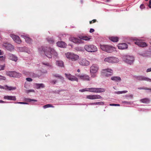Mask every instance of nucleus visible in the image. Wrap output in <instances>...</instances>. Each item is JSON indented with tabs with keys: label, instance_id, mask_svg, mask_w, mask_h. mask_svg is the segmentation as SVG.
Returning a JSON list of instances; mask_svg holds the SVG:
<instances>
[{
	"label": "nucleus",
	"instance_id": "1",
	"mask_svg": "<svg viewBox=\"0 0 151 151\" xmlns=\"http://www.w3.org/2000/svg\"><path fill=\"white\" fill-rule=\"evenodd\" d=\"M42 50L44 52L46 56L49 58H51L53 56L57 57L58 54L55 50L50 47H44L42 48Z\"/></svg>",
	"mask_w": 151,
	"mask_h": 151
},
{
	"label": "nucleus",
	"instance_id": "2",
	"mask_svg": "<svg viewBox=\"0 0 151 151\" xmlns=\"http://www.w3.org/2000/svg\"><path fill=\"white\" fill-rule=\"evenodd\" d=\"M65 55L68 59L73 61H76L78 60L79 58V56L78 55L73 52H67L65 53Z\"/></svg>",
	"mask_w": 151,
	"mask_h": 151
},
{
	"label": "nucleus",
	"instance_id": "3",
	"mask_svg": "<svg viewBox=\"0 0 151 151\" xmlns=\"http://www.w3.org/2000/svg\"><path fill=\"white\" fill-rule=\"evenodd\" d=\"M100 48L102 50L108 52H113L115 50L114 47L106 45H101Z\"/></svg>",
	"mask_w": 151,
	"mask_h": 151
},
{
	"label": "nucleus",
	"instance_id": "4",
	"mask_svg": "<svg viewBox=\"0 0 151 151\" xmlns=\"http://www.w3.org/2000/svg\"><path fill=\"white\" fill-rule=\"evenodd\" d=\"M85 50L89 52H95L97 50V47L93 45H85Z\"/></svg>",
	"mask_w": 151,
	"mask_h": 151
},
{
	"label": "nucleus",
	"instance_id": "5",
	"mask_svg": "<svg viewBox=\"0 0 151 151\" xmlns=\"http://www.w3.org/2000/svg\"><path fill=\"white\" fill-rule=\"evenodd\" d=\"M113 72V70L110 69H103L101 71V74L103 76L108 77L112 75Z\"/></svg>",
	"mask_w": 151,
	"mask_h": 151
},
{
	"label": "nucleus",
	"instance_id": "6",
	"mask_svg": "<svg viewBox=\"0 0 151 151\" xmlns=\"http://www.w3.org/2000/svg\"><path fill=\"white\" fill-rule=\"evenodd\" d=\"M104 61L109 63H117L119 62V59L114 57H110L105 58Z\"/></svg>",
	"mask_w": 151,
	"mask_h": 151
},
{
	"label": "nucleus",
	"instance_id": "7",
	"mask_svg": "<svg viewBox=\"0 0 151 151\" xmlns=\"http://www.w3.org/2000/svg\"><path fill=\"white\" fill-rule=\"evenodd\" d=\"M123 59L125 62L130 65L133 63L134 59L133 57L129 55L124 56Z\"/></svg>",
	"mask_w": 151,
	"mask_h": 151
},
{
	"label": "nucleus",
	"instance_id": "8",
	"mask_svg": "<svg viewBox=\"0 0 151 151\" xmlns=\"http://www.w3.org/2000/svg\"><path fill=\"white\" fill-rule=\"evenodd\" d=\"M88 89V91L94 93H101L105 91L104 89L101 88H90Z\"/></svg>",
	"mask_w": 151,
	"mask_h": 151
},
{
	"label": "nucleus",
	"instance_id": "9",
	"mask_svg": "<svg viewBox=\"0 0 151 151\" xmlns=\"http://www.w3.org/2000/svg\"><path fill=\"white\" fill-rule=\"evenodd\" d=\"M7 75L11 77L19 78L21 76V74L15 71H9L7 73Z\"/></svg>",
	"mask_w": 151,
	"mask_h": 151
},
{
	"label": "nucleus",
	"instance_id": "10",
	"mask_svg": "<svg viewBox=\"0 0 151 151\" xmlns=\"http://www.w3.org/2000/svg\"><path fill=\"white\" fill-rule=\"evenodd\" d=\"M66 77L70 81H78V79L75 76H73L70 74H65Z\"/></svg>",
	"mask_w": 151,
	"mask_h": 151
},
{
	"label": "nucleus",
	"instance_id": "11",
	"mask_svg": "<svg viewBox=\"0 0 151 151\" xmlns=\"http://www.w3.org/2000/svg\"><path fill=\"white\" fill-rule=\"evenodd\" d=\"M79 63L82 65L86 66H88L90 64L89 62L84 58L80 59L79 60Z\"/></svg>",
	"mask_w": 151,
	"mask_h": 151
},
{
	"label": "nucleus",
	"instance_id": "12",
	"mask_svg": "<svg viewBox=\"0 0 151 151\" xmlns=\"http://www.w3.org/2000/svg\"><path fill=\"white\" fill-rule=\"evenodd\" d=\"M86 98L90 99H101L102 98L100 95H88L86 96Z\"/></svg>",
	"mask_w": 151,
	"mask_h": 151
},
{
	"label": "nucleus",
	"instance_id": "13",
	"mask_svg": "<svg viewBox=\"0 0 151 151\" xmlns=\"http://www.w3.org/2000/svg\"><path fill=\"white\" fill-rule=\"evenodd\" d=\"M135 78L139 81H145L151 82V79L144 76H137Z\"/></svg>",
	"mask_w": 151,
	"mask_h": 151
},
{
	"label": "nucleus",
	"instance_id": "14",
	"mask_svg": "<svg viewBox=\"0 0 151 151\" xmlns=\"http://www.w3.org/2000/svg\"><path fill=\"white\" fill-rule=\"evenodd\" d=\"M99 68L97 65H93L90 67V72L96 73L99 69Z\"/></svg>",
	"mask_w": 151,
	"mask_h": 151
},
{
	"label": "nucleus",
	"instance_id": "15",
	"mask_svg": "<svg viewBox=\"0 0 151 151\" xmlns=\"http://www.w3.org/2000/svg\"><path fill=\"white\" fill-rule=\"evenodd\" d=\"M3 46L6 48L7 50L10 51H12L14 49V46L12 45L9 43H4L3 44Z\"/></svg>",
	"mask_w": 151,
	"mask_h": 151
},
{
	"label": "nucleus",
	"instance_id": "16",
	"mask_svg": "<svg viewBox=\"0 0 151 151\" xmlns=\"http://www.w3.org/2000/svg\"><path fill=\"white\" fill-rule=\"evenodd\" d=\"M134 43L139 47H144L147 46V44L146 43L140 40H137L136 41L134 42Z\"/></svg>",
	"mask_w": 151,
	"mask_h": 151
},
{
	"label": "nucleus",
	"instance_id": "17",
	"mask_svg": "<svg viewBox=\"0 0 151 151\" xmlns=\"http://www.w3.org/2000/svg\"><path fill=\"white\" fill-rule=\"evenodd\" d=\"M10 36L16 43L19 44L21 43V41L19 36L13 34L11 35Z\"/></svg>",
	"mask_w": 151,
	"mask_h": 151
},
{
	"label": "nucleus",
	"instance_id": "18",
	"mask_svg": "<svg viewBox=\"0 0 151 151\" xmlns=\"http://www.w3.org/2000/svg\"><path fill=\"white\" fill-rule=\"evenodd\" d=\"M80 79L84 81H90V78L89 76L87 75H84L81 76H78Z\"/></svg>",
	"mask_w": 151,
	"mask_h": 151
},
{
	"label": "nucleus",
	"instance_id": "19",
	"mask_svg": "<svg viewBox=\"0 0 151 151\" xmlns=\"http://www.w3.org/2000/svg\"><path fill=\"white\" fill-rule=\"evenodd\" d=\"M69 40L71 41L76 43H80L81 42V40L74 37H71Z\"/></svg>",
	"mask_w": 151,
	"mask_h": 151
},
{
	"label": "nucleus",
	"instance_id": "20",
	"mask_svg": "<svg viewBox=\"0 0 151 151\" xmlns=\"http://www.w3.org/2000/svg\"><path fill=\"white\" fill-rule=\"evenodd\" d=\"M118 47L119 49L123 50L127 48L128 46L125 43H121L118 44Z\"/></svg>",
	"mask_w": 151,
	"mask_h": 151
},
{
	"label": "nucleus",
	"instance_id": "21",
	"mask_svg": "<svg viewBox=\"0 0 151 151\" xmlns=\"http://www.w3.org/2000/svg\"><path fill=\"white\" fill-rule=\"evenodd\" d=\"M4 99L8 100L15 101L16 100V97L14 96H5L4 97Z\"/></svg>",
	"mask_w": 151,
	"mask_h": 151
},
{
	"label": "nucleus",
	"instance_id": "22",
	"mask_svg": "<svg viewBox=\"0 0 151 151\" xmlns=\"http://www.w3.org/2000/svg\"><path fill=\"white\" fill-rule=\"evenodd\" d=\"M57 45L59 47L65 48L66 47V44L63 42H58L57 43Z\"/></svg>",
	"mask_w": 151,
	"mask_h": 151
},
{
	"label": "nucleus",
	"instance_id": "23",
	"mask_svg": "<svg viewBox=\"0 0 151 151\" xmlns=\"http://www.w3.org/2000/svg\"><path fill=\"white\" fill-rule=\"evenodd\" d=\"M8 55L9 56V59L10 60H12L15 61H17V57L12 54H8Z\"/></svg>",
	"mask_w": 151,
	"mask_h": 151
},
{
	"label": "nucleus",
	"instance_id": "24",
	"mask_svg": "<svg viewBox=\"0 0 151 151\" xmlns=\"http://www.w3.org/2000/svg\"><path fill=\"white\" fill-rule=\"evenodd\" d=\"M34 86L37 89H39L40 88H44L45 87L44 84L43 83H35Z\"/></svg>",
	"mask_w": 151,
	"mask_h": 151
},
{
	"label": "nucleus",
	"instance_id": "25",
	"mask_svg": "<svg viewBox=\"0 0 151 151\" xmlns=\"http://www.w3.org/2000/svg\"><path fill=\"white\" fill-rule=\"evenodd\" d=\"M21 37L24 39L27 42L30 43L32 42V40L29 37L24 35H21Z\"/></svg>",
	"mask_w": 151,
	"mask_h": 151
},
{
	"label": "nucleus",
	"instance_id": "26",
	"mask_svg": "<svg viewBox=\"0 0 151 151\" xmlns=\"http://www.w3.org/2000/svg\"><path fill=\"white\" fill-rule=\"evenodd\" d=\"M24 74L27 76H32L33 77H36L37 76V75L35 74L32 73H30L29 72L24 71L23 73Z\"/></svg>",
	"mask_w": 151,
	"mask_h": 151
},
{
	"label": "nucleus",
	"instance_id": "27",
	"mask_svg": "<svg viewBox=\"0 0 151 151\" xmlns=\"http://www.w3.org/2000/svg\"><path fill=\"white\" fill-rule=\"evenodd\" d=\"M109 39L113 42H116L118 41L119 38L116 37L112 36L109 37Z\"/></svg>",
	"mask_w": 151,
	"mask_h": 151
},
{
	"label": "nucleus",
	"instance_id": "28",
	"mask_svg": "<svg viewBox=\"0 0 151 151\" xmlns=\"http://www.w3.org/2000/svg\"><path fill=\"white\" fill-rule=\"evenodd\" d=\"M111 79V80L116 82L120 81L121 80V78L119 76L112 77Z\"/></svg>",
	"mask_w": 151,
	"mask_h": 151
},
{
	"label": "nucleus",
	"instance_id": "29",
	"mask_svg": "<svg viewBox=\"0 0 151 151\" xmlns=\"http://www.w3.org/2000/svg\"><path fill=\"white\" fill-rule=\"evenodd\" d=\"M150 100L148 98H145L141 99L140 100V101L141 102L145 104L149 103L150 102Z\"/></svg>",
	"mask_w": 151,
	"mask_h": 151
},
{
	"label": "nucleus",
	"instance_id": "30",
	"mask_svg": "<svg viewBox=\"0 0 151 151\" xmlns=\"http://www.w3.org/2000/svg\"><path fill=\"white\" fill-rule=\"evenodd\" d=\"M56 65L57 66L60 67H63L64 66V63L62 61H56Z\"/></svg>",
	"mask_w": 151,
	"mask_h": 151
},
{
	"label": "nucleus",
	"instance_id": "31",
	"mask_svg": "<svg viewBox=\"0 0 151 151\" xmlns=\"http://www.w3.org/2000/svg\"><path fill=\"white\" fill-rule=\"evenodd\" d=\"M52 76L53 77H56L61 79H63V78L62 76L58 74H52Z\"/></svg>",
	"mask_w": 151,
	"mask_h": 151
},
{
	"label": "nucleus",
	"instance_id": "32",
	"mask_svg": "<svg viewBox=\"0 0 151 151\" xmlns=\"http://www.w3.org/2000/svg\"><path fill=\"white\" fill-rule=\"evenodd\" d=\"M90 37H87L86 36H83L81 37L80 40H83L86 41H88L90 39Z\"/></svg>",
	"mask_w": 151,
	"mask_h": 151
},
{
	"label": "nucleus",
	"instance_id": "33",
	"mask_svg": "<svg viewBox=\"0 0 151 151\" xmlns=\"http://www.w3.org/2000/svg\"><path fill=\"white\" fill-rule=\"evenodd\" d=\"M43 107L44 109H46L49 107L54 108V106H52V104H48L47 105H45L43 106Z\"/></svg>",
	"mask_w": 151,
	"mask_h": 151
},
{
	"label": "nucleus",
	"instance_id": "34",
	"mask_svg": "<svg viewBox=\"0 0 151 151\" xmlns=\"http://www.w3.org/2000/svg\"><path fill=\"white\" fill-rule=\"evenodd\" d=\"M6 87L7 88V89L9 90H13L16 89V87H9L7 86H6Z\"/></svg>",
	"mask_w": 151,
	"mask_h": 151
},
{
	"label": "nucleus",
	"instance_id": "35",
	"mask_svg": "<svg viewBox=\"0 0 151 151\" xmlns=\"http://www.w3.org/2000/svg\"><path fill=\"white\" fill-rule=\"evenodd\" d=\"M25 101L27 102H30L31 101H34L35 102L37 101V100L34 99H25Z\"/></svg>",
	"mask_w": 151,
	"mask_h": 151
},
{
	"label": "nucleus",
	"instance_id": "36",
	"mask_svg": "<svg viewBox=\"0 0 151 151\" xmlns=\"http://www.w3.org/2000/svg\"><path fill=\"white\" fill-rule=\"evenodd\" d=\"M96 73L90 72L91 77L93 78L96 77L97 76Z\"/></svg>",
	"mask_w": 151,
	"mask_h": 151
},
{
	"label": "nucleus",
	"instance_id": "37",
	"mask_svg": "<svg viewBox=\"0 0 151 151\" xmlns=\"http://www.w3.org/2000/svg\"><path fill=\"white\" fill-rule=\"evenodd\" d=\"M138 89H139V90L145 89V90H150L151 91V88H147V87H142L138 88Z\"/></svg>",
	"mask_w": 151,
	"mask_h": 151
},
{
	"label": "nucleus",
	"instance_id": "38",
	"mask_svg": "<svg viewBox=\"0 0 151 151\" xmlns=\"http://www.w3.org/2000/svg\"><path fill=\"white\" fill-rule=\"evenodd\" d=\"M43 64L47 66H48L50 68H52V66L51 64L48 63H43Z\"/></svg>",
	"mask_w": 151,
	"mask_h": 151
},
{
	"label": "nucleus",
	"instance_id": "39",
	"mask_svg": "<svg viewBox=\"0 0 151 151\" xmlns=\"http://www.w3.org/2000/svg\"><path fill=\"white\" fill-rule=\"evenodd\" d=\"M127 92V91H118L116 92V93L117 94H122V93H125Z\"/></svg>",
	"mask_w": 151,
	"mask_h": 151
},
{
	"label": "nucleus",
	"instance_id": "40",
	"mask_svg": "<svg viewBox=\"0 0 151 151\" xmlns=\"http://www.w3.org/2000/svg\"><path fill=\"white\" fill-rule=\"evenodd\" d=\"M79 91L81 92H83L84 91H88V88L82 89H81Z\"/></svg>",
	"mask_w": 151,
	"mask_h": 151
},
{
	"label": "nucleus",
	"instance_id": "41",
	"mask_svg": "<svg viewBox=\"0 0 151 151\" xmlns=\"http://www.w3.org/2000/svg\"><path fill=\"white\" fill-rule=\"evenodd\" d=\"M48 42L50 43H53L54 42L53 40L52 39H49L48 40Z\"/></svg>",
	"mask_w": 151,
	"mask_h": 151
},
{
	"label": "nucleus",
	"instance_id": "42",
	"mask_svg": "<svg viewBox=\"0 0 151 151\" xmlns=\"http://www.w3.org/2000/svg\"><path fill=\"white\" fill-rule=\"evenodd\" d=\"M96 22V19H94L92 21H90L89 22V23L90 24H92L93 23H94Z\"/></svg>",
	"mask_w": 151,
	"mask_h": 151
},
{
	"label": "nucleus",
	"instance_id": "43",
	"mask_svg": "<svg viewBox=\"0 0 151 151\" xmlns=\"http://www.w3.org/2000/svg\"><path fill=\"white\" fill-rule=\"evenodd\" d=\"M6 79V78L4 76H2L0 75V80H5Z\"/></svg>",
	"mask_w": 151,
	"mask_h": 151
},
{
	"label": "nucleus",
	"instance_id": "44",
	"mask_svg": "<svg viewBox=\"0 0 151 151\" xmlns=\"http://www.w3.org/2000/svg\"><path fill=\"white\" fill-rule=\"evenodd\" d=\"M17 103L19 104H27L28 103L26 102H18L17 103Z\"/></svg>",
	"mask_w": 151,
	"mask_h": 151
},
{
	"label": "nucleus",
	"instance_id": "45",
	"mask_svg": "<svg viewBox=\"0 0 151 151\" xmlns=\"http://www.w3.org/2000/svg\"><path fill=\"white\" fill-rule=\"evenodd\" d=\"M26 80L27 81H29V82H31V81H32V79L31 78H26Z\"/></svg>",
	"mask_w": 151,
	"mask_h": 151
},
{
	"label": "nucleus",
	"instance_id": "46",
	"mask_svg": "<svg viewBox=\"0 0 151 151\" xmlns=\"http://www.w3.org/2000/svg\"><path fill=\"white\" fill-rule=\"evenodd\" d=\"M5 56H0V60H4L5 59Z\"/></svg>",
	"mask_w": 151,
	"mask_h": 151
},
{
	"label": "nucleus",
	"instance_id": "47",
	"mask_svg": "<svg viewBox=\"0 0 151 151\" xmlns=\"http://www.w3.org/2000/svg\"><path fill=\"white\" fill-rule=\"evenodd\" d=\"M96 105L100 104V105H103L104 103L102 102H95Z\"/></svg>",
	"mask_w": 151,
	"mask_h": 151
},
{
	"label": "nucleus",
	"instance_id": "48",
	"mask_svg": "<svg viewBox=\"0 0 151 151\" xmlns=\"http://www.w3.org/2000/svg\"><path fill=\"white\" fill-rule=\"evenodd\" d=\"M110 106H120L119 104H110Z\"/></svg>",
	"mask_w": 151,
	"mask_h": 151
},
{
	"label": "nucleus",
	"instance_id": "49",
	"mask_svg": "<svg viewBox=\"0 0 151 151\" xmlns=\"http://www.w3.org/2000/svg\"><path fill=\"white\" fill-rule=\"evenodd\" d=\"M4 66L2 65H0V70L4 69Z\"/></svg>",
	"mask_w": 151,
	"mask_h": 151
},
{
	"label": "nucleus",
	"instance_id": "50",
	"mask_svg": "<svg viewBox=\"0 0 151 151\" xmlns=\"http://www.w3.org/2000/svg\"><path fill=\"white\" fill-rule=\"evenodd\" d=\"M57 81L56 80H53L50 83H52V84H55L56 83V82Z\"/></svg>",
	"mask_w": 151,
	"mask_h": 151
},
{
	"label": "nucleus",
	"instance_id": "51",
	"mask_svg": "<svg viewBox=\"0 0 151 151\" xmlns=\"http://www.w3.org/2000/svg\"><path fill=\"white\" fill-rule=\"evenodd\" d=\"M140 8L141 9H142L145 8L144 4H142L140 6Z\"/></svg>",
	"mask_w": 151,
	"mask_h": 151
},
{
	"label": "nucleus",
	"instance_id": "52",
	"mask_svg": "<svg viewBox=\"0 0 151 151\" xmlns=\"http://www.w3.org/2000/svg\"><path fill=\"white\" fill-rule=\"evenodd\" d=\"M28 92H34L35 91L34 90L31 89V90H27Z\"/></svg>",
	"mask_w": 151,
	"mask_h": 151
},
{
	"label": "nucleus",
	"instance_id": "53",
	"mask_svg": "<svg viewBox=\"0 0 151 151\" xmlns=\"http://www.w3.org/2000/svg\"><path fill=\"white\" fill-rule=\"evenodd\" d=\"M94 31V30L92 28H91L90 29V33H92Z\"/></svg>",
	"mask_w": 151,
	"mask_h": 151
},
{
	"label": "nucleus",
	"instance_id": "54",
	"mask_svg": "<svg viewBox=\"0 0 151 151\" xmlns=\"http://www.w3.org/2000/svg\"><path fill=\"white\" fill-rule=\"evenodd\" d=\"M150 71H151V68H148V69H147V72H150Z\"/></svg>",
	"mask_w": 151,
	"mask_h": 151
},
{
	"label": "nucleus",
	"instance_id": "55",
	"mask_svg": "<svg viewBox=\"0 0 151 151\" xmlns=\"http://www.w3.org/2000/svg\"><path fill=\"white\" fill-rule=\"evenodd\" d=\"M3 54V52L0 50V55H2Z\"/></svg>",
	"mask_w": 151,
	"mask_h": 151
},
{
	"label": "nucleus",
	"instance_id": "56",
	"mask_svg": "<svg viewBox=\"0 0 151 151\" xmlns=\"http://www.w3.org/2000/svg\"><path fill=\"white\" fill-rule=\"evenodd\" d=\"M90 105H96L95 102L90 103L89 104Z\"/></svg>",
	"mask_w": 151,
	"mask_h": 151
},
{
	"label": "nucleus",
	"instance_id": "57",
	"mask_svg": "<svg viewBox=\"0 0 151 151\" xmlns=\"http://www.w3.org/2000/svg\"><path fill=\"white\" fill-rule=\"evenodd\" d=\"M151 5V0H150L149 2V4L148 5V6H150V5Z\"/></svg>",
	"mask_w": 151,
	"mask_h": 151
},
{
	"label": "nucleus",
	"instance_id": "58",
	"mask_svg": "<svg viewBox=\"0 0 151 151\" xmlns=\"http://www.w3.org/2000/svg\"><path fill=\"white\" fill-rule=\"evenodd\" d=\"M4 102L2 100H0V103H4Z\"/></svg>",
	"mask_w": 151,
	"mask_h": 151
},
{
	"label": "nucleus",
	"instance_id": "59",
	"mask_svg": "<svg viewBox=\"0 0 151 151\" xmlns=\"http://www.w3.org/2000/svg\"><path fill=\"white\" fill-rule=\"evenodd\" d=\"M80 70L79 69H78V70H77V72H80Z\"/></svg>",
	"mask_w": 151,
	"mask_h": 151
},
{
	"label": "nucleus",
	"instance_id": "60",
	"mask_svg": "<svg viewBox=\"0 0 151 151\" xmlns=\"http://www.w3.org/2000/svg\"><path fill=\"white\" fill-rule=\"evenodd\" d=\"M150 8H151V5L148 6Z\"/></svg>",
	"mask_w": 151,
	"mask_h": 151
},
{
	"label": "nucleus",
	"instance_id": "61",
	"mask_svg": "<svg viewBox=\"0 0 151 151\" xmlns=\"http://www.w3.org/2000/svg\"><path fill=\"white\" fill-rule=\"evenodd\" d=\"M24 87L26 88H27L26 87V86L25 85L24 86Z\"/></svg>",
	"mask_w": 151,
	"mask_h": 151
},
{
	"label": "nucleus",
	"instance_id": "62",
	"mask_svg": "<svg viewBox=\"0 0 151 151\" xmlns=\"http://www.w3.org/2000/svg\"><path fill=\"white\" fill-rule=\"evenodd\" d=\"M1 85H0V88H1Z\"/></svg>",
	"mask_w": 151,
	"mask_h": 151
},
{
	"label": "nucleus",
	"instance_id": "63",
	"mask_svg": "<svg viewBox=\"0 0 151 151\" xmlns=\"http://www.w3.org/2000/svg\"><path fill=\"white\" fill-rule=\"evenodd\" d=\"M150 47H151V43H150Z\"/></svg>",
	"mask_w": 151,
	"mask_h": 151
},
{
	"label": "nucleus",
	"instance_id": "64",
	"mask_svg": "<svg viewBox=\"0 0 151 151\" xmlns=\"http://www.w3.org/2000/svg\"><path fill=\"white\" fill-rule=\"evenodd\" d=\"M148 0H145L146 1H147Z\"/></svg>",
	"mask_w": 151,
	"mask_h": 151
}]
</instances>
